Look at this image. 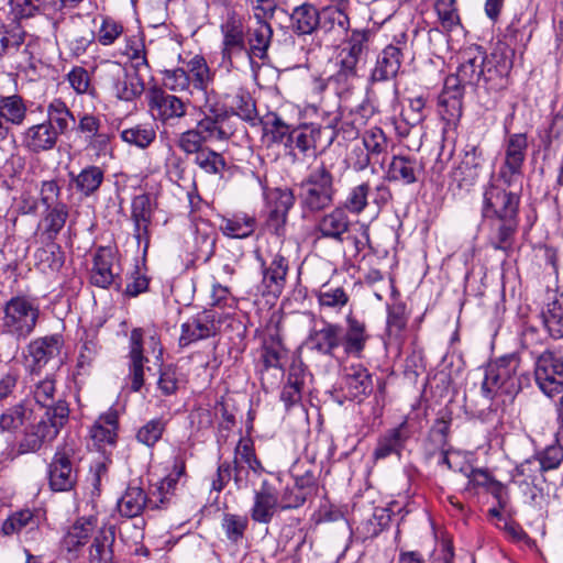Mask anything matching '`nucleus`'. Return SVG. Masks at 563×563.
I'll return each mask as SVG.
<instances>
[{
  "mask_svg": "<svg viewBox=\"0 0 563 563\" xmlns=\"http://www.w3.org/2000/svg\"><path fill=\"white\" fill-rule=\"evenodd\" d=\"M510 69L511 60L505 53L495 49L487 55L481 46L467 47L461 53L456 73L446 77L442 97L459 95L462 99V88L465 87L500 91L508 85Z\"/></svg>",
  "mask_w": 563,
  "mask_h": 563,
  "instance_id": "f257e3e1",
  "label": "nucleus"
},
{
  "mask_svg": "<svg viewBox=\"0 0 563 563\" xmlns=\"http://www.w3.org/2000/svg\"><path fill=\"white\" fill-rule=\"evenodd\" d=\"M336 191L331 166L320 162L299 184L300 207L303 212L319 213L333 205Z\"/></svg>",
  "mask_w": 563,
  "mask_h": 563,
  "instance_id": "f03ea898",
  "label": "nucleus"
},
{
  "mask_svg": "<svg viewBox=\"0 0 563 563\" xmlns=\"http://www.w3.org/2000/svg\"><path fill=\"white\" fill-rule=\"evenodd\" d=\"M518 371L519 360L514 355L489 363L484 371L482 395L487 400L501 396L512 399L522 387V375Z\"/></svg>",
  "mask_w": 563,
  "mask_h": 563,
  "instance_id": "7ed1b4c3",
  "label": "nucleus"
},
{
  "mask_svg": "<svg viewBox=\"0 0 563 563\" xmlns=\"http://www.w3.org/2000/svg\"><path fill=\"white\" fill-rule=\"evenodd\" d=\"M68 405L64 400H58L54 408L46 410L37 423L25 429L19 442V453L36 452L45 443L52 442L68 421Z\"/></svg>",
  "mask_w": 563,
  "mask_h": 563,
  "instance_id": "20e7f679",
  "label": "nucleus"
},
{
  "mask_svg": "<svg viewBox=\"0 0 563 563\" xmlns=\"http://www.w3.org/2000/svg\"><path fill=\"white\" fill-rule=\"evenodd\" d=\"M212 81L210 68L202 56L196 55L186 63V67L168 69L163 73L164 86L174 92H189L192 89L206 91Z\"/></svg>",
  "mask_w": 563,
  "mask_h": 563,
  "instance_id": "39448f33",
  "label": "nucleus"
},
{
  "mask_svg": "<svg viewBox=\"0 0 563 563\" xmlns=\"http://www.w3.org/2000/svg\"><path fill=\"white\" fill-rule=\"evenodd\" d=\"M40 309L33 299L12 297L3 307L2 331L16 339H26L35 329Z\"/></svg>",
  "mask_w": 563,
  "mask_h": 563,
  "instance_id": "423d86ee",
  "label": "nucleus"
},
{
  "mask_svg": "<svg viewBox=\"0 0 563 563\" xmlns=\"http://www.w3.org/2000/svg\"><path fill=\"white\" fill-rule=\"evenodd\" d=\"M103 84L123 101H133L144 91V82L136 70L121 63L106 60L100 65Z\"/></svg>",
  "mask_w": 563,
  "mask_h": 563,
  "instance_id": "0eeeda50",
  "label": "nucleus"
},
{
  "mask_svg": "<svg viewBox=\"0 0 563 563\" xmlns=\"http://www.w3.org/2000/svg\"><path fill=\"white\" fill-rule=\"evenodd\" d=\"M47 478L53 492H69L75 487L78 470L75 463V450L70 444L57 446L47 466Z\"/></svg>",
  "mask_w": 563,
  "mask_h": 563,
  "instance_id": "6e6552de",
  "label": "nucleus"
},
{
  "mask_svg": "<svg viewBox=\"0 0 563 563\" xmlns=\"http://www.w3.org/2000/svg\"><path fill=\"white\" fill-rule=\"evenodd\" d=\"M520 197L490 184L483 192L482 219H518Z\"/></svg>",
  "mask_w": 563,
  "mask_h": 563,
  "instance_id": "1a4fd4ad",
  "label": "nucleus"
},
{
  "mask_svg": "<svg viewBox=\"0 0 563 563\" xmlns=\"http://www.w3.org/2000/svg\"><path fill=\"white\" fill-rule=\"evenodd\" d=\"M536 382L548 396L563 391V356L553 351H544L536 361Z\"/></svg>",
  "mask_w": 563,
  "mask_h": 563,
  "instance_id": "9d476101",
  "label": "nucleus"
},
{
  "mask_svg": "<svg viewBox=\"0 0 563 563\" xmlns=\"http://www.w3.org/2000/svg\"><path fill=\"white\" fill-rule=\"evenodd\" d=\"M222 40V60L228 67H233V58L246 51L245 26L243 16L234 11L228 12L225 21L220 26Z\"/></svg>",
  "mask_w": 563,
  "mask_h": 563,
  "instance_id": "9b49d317",
  "label": "nucleus"
},
{
  "mask_svg": "<svg viewBox=\"0 0 563 563\" xmlns=\"http://www.w3.org/2000/svg\"><path fill=\"white\" fill-rule=\"evenodd\" d=\"M272 14H265L262 10H256L254 7L253 22L247 26L246 31V51L244 53L250 59L258 58L265 59L267 57V51L273 37V29L267 22V18H272Z\"/></svg>",
  "mask_w": 563,
  "mask_h": 563,
  "instance_id": "f8f14e48",
  "label": "nucleus"
},
{
  "mask_svg": "<svg viewBox=\"0 0 563 563\" xmlns=\"http://www.w3.org/2000/svg\"><path fill=\"white\" fill-rule=\"evenodd\" d=\"M528 140L525 133L509 135L505 145V162L500 167L498 177L507 185H512L522 174L526 159Z\"/></svg>",
  "mask_w": 563,
  "mask_h": 563,
  "instance_id": "ddd939ff",
  "label": "nucleus"
},
{
  "mask_svg": "<svg viewBox=\"0 0 563 563\" xmlns=\"http://www.w3.org/2000/svg\"><path fill=\"white\" fill-rule=\"evenodd\" d=\"M220 317L216 310H205L181 325L179 344L187 346L199 340L214 336L220 331Z\"/></svg>",
  "mask_w": 563,
  "mask_h": 563,
  "instance_id": "4468645a",
  "label": "nucleus"
},
{
  "mask_svg": "<svg viewBox=\"0 0 563 563\" xmlns=\"http://www.w3.org/2000/svg\"><path fill=\"white\" fill-rule=\"evenodd\" d=\"M279 494L277 487L267 479H263L261 487L254 490L253 505L250 509L254 522L267 525L272 521L279 508Z\"/></svg>",
  "mask_w": 563,
  "mask_h": 563,
  "instance_id": "2eb2a0df",
  "label": "nucleus"
},
{
  "mask_svg": "<svg viewBox=\"0 0 563 563\" xmlns=\"http://www.w3.org/2000/svg\"><path fill=\"white\" fill-rule=\"evenodd\" d=\"M411 435L412 431L407 419L398 426L386 430L377 438L376 446L372 454L373 460H385L391 455L400 457Z\"/></svg>",
  "mask_w": 563,
  "mask_h": 563,
  "instance_id": "dca6fc26",
  "label": "nucleus"
},
{
  "mask_svg": "<svg viewBox=\"0 0 563 563\" xmlns=\"http://www.w3.org/2000/svg\"><path fill=\"white\" fill-rule=\"evenodd\" d=\"M482 151L475 145H467L460 164L452 172V179L462 189H468L479 178L483 168Z\"/></svg>",
  "mask_w": 563,
  "mask_h": 563,
  "instance_id": "f3484780",
  "label": "nucleus"
},
{
  "mask_svg": "<svg viewBox=\"0 0 563 563\" xmlns=\"http://www.w3.org/2000/svg\"><path fill=\"white\" fill-rule=\"evenodd\" d=\"M148 107L154 119L164 123L180 119L186 114V103L174 95L155 89L151 91Z\"/></svg>",
  "mask_w": 563,
  "mask_h": 563,
  "instance_id": "a211bd4d",
  "label": "nucleus"
},
{
  "mask_svg": "<svg viewBox=\"0 0 563 563\" xmlns=\"http://www.w3.org/2000/svg\"><path fill=\"white\" fill-rule=\"evenodd\" d=\"M342 327L338 323L322 321L320 329H312L307 338V345L310 350L325 356H333L334 351L342 343Z\"/></svg>",
  "mask_w": 563,
  "mask_h": 563,
  "instance_id": "6ab92c4d",
  "label": "nucleus"
},
{
  "mask_svg": "<svg viewBox=\"0 0 563 563\" xmlns=\"http://www.w3.org/2000/svg\"><path fill=\"white\" fill-rule=\"evenodd\" d=\"M352 222L344 208L335 207L320 218L316 225L319 238L343 243L345 234L350 233Z\"/></svg>",
  "mask_w": 563,
  "mask_h": 563,
  "instance_id": "aec40b11",
  "label": "nucleus"
},
{
  "mask_svg": "<svg viewBox=\"0 0 563 563\" xmlns=\"http://www.w3.org/2000/svg\"><path fill=\"white\" fill-rule=\"evenodd\" d=\"M58 133L51 123L45 121L29 126L22 133V145L31 153L38 154L51 151L58 141Z\"/></svg>",
  "mask_w": 563,
  "mask_h": 563,
  "instance_id": "412c9836",
  "label": "nucleus"
},
{
  "mask_svg": "<svg viewBox=\"0 0 563 563\" xmlns=\"http://www.w3.org/2000/svg\"><path fill=\"white\" fill-rule=\"evenodd\" d=\"M206 143L212 141H227L234 131L229 124L228 115L220 113L212 107L209 108L208 113L200 119L195 126Z\"/></svg>",
  "mask_w": 563,
  "mask_h": 563,
  "instance_id": "4be33fe9",
  "label": "nucleus"
},
{
  "mask_svg": "<svg viewBox=\"0 0 563 563\" xmlns=\"http://www.w3.org/2000/svg\"><path fill=\"white\" fill-rule=\"evenodd\" d=\"M114 254L110 249L100 247L93 256V266L90 273V282L92 285L100 288H108L115 278L119 277V272L114 265Z\"/></svg>",
  "mask_w": 563,
  "mask_h": 563,
  "instance_id": "5701e85b",
  "label": "nucleus"
},
{
  "mask_svg": "<svg viewBox=\"0 0 563 563\" xmlns=\"http://www.w3.org/2000/svg\"><path fill=\"white\" fill-rule=\"evenodd\" d=\"M345 322L346 330L345 332L342 331L341 346L347 355L361 357L369 340L366 324L353 316V313L346 316Z\"/></svg>",
  "mask_w": 563,
  "mask_h": 563,
  "instance_id": "b1692460",
  "label": "nucleus"
},
{
  "mask_svg": "<svg viewBox=\"0 0 563 563\" xmlns=\"http://www.w3.org/2000/svg\"><path fill=\"white\" fill-rule=\"evenodd\" d=\"M152 198L147 194L135 196L131 205V219L134 224V238L137 243L148 244V227L152 222Z\"/></svg>",
  "mask_w": 563,
  "mask_h": 563,
  "instance_id": "393cba45",
  "label": "nucleus"
},
{
  "mask_svg": "<svg viewBox=\"0 0 563 563\" xmlns=\"http://www.w3.org/2000/svg\"><path fill=\"white\" fill-rule=\"evenodd\" d=\"M488 227V243L495 250L509 251L512 247L518 219H483Z\"/></svg>",
  "mask_w": 563,
  "mask_h": 563,
  "instance_id": "a878e982",
  "label": "nucleus"
},
{
  "mask_svg": "<svg viewBox=\"0 0 563 563\" xmlns=\"http://www.w3.org/2000/svg\"><path fill=\"white\" fill-rule=\"evenodd\" d=\"M423 164L413 156H393L387 170V177L391 181H399L404 185L415 184L422 174Z\"/></svg>",
  "mask_w": 563,
  "mask_h": 563,
  "instance_id": "bb28decb",
  "label": "nucleus"
},
{
  "mask_svg": "<svg viewBox=\"0 0 563 563\" xmlns=\"http://www.w3.org/2000/svg\"><path fill=\"white\" fill-rule=\"evenodd\" d=\"M402 51L395 45L386 46L377 56L371 74L372 81H387L395 78L402 62Z\"/></svg>",
  "mask_w": 563,
  "mask_h": 563,
  "instance_id": "cd10ccee",
  "label": "nucleus"
},
{
  "mask_svg": "<svg viewBox=\"0 0 563 563\" xmlns=\"http://www.w3.org/2000/svg\"><path fill=\"white\" fill-rule=\"evenodd\" d=\"M544 327L554 339L563 338V294L547 291V302L541 311Z\"/></svg>",
  "mask_w": 563,
  "mask_h": 563,
  "instance_id": "c85d7f7f",
  "label": "nucleus"
},
{
  "mask_svg": "<svg viewBox=\"0 0 563 563\" xmlns=\"http://www.w3.org/2000/svg\"><path fill=\"white\" fill-rule=\"evenodd\" d=\"M327 7L320 12L319 30L324 34H333L334 36L344 35L350 27V19L346 13L349 3Z\"/></svg>",
  "mask_w": 563,
  "mask_h": 563,
  "instance_id": "c756f323",
  "label": "nucleus"
},
{
  "mask_svg": "<svg viewBox=\"0 0 563 563\" xmlns=\"http://www.w3.org/2000/svg\"><path fill=\"white\" fill-rule=\"evenodd\" d=\"M33 408L27 400L7 407L0 415V430L15 433L33 420Z\"/></svg>",
  "mask_w": 563,
  "mask_h": 563,
  "instance_id": "7c9ffc66",
  "label": "nucleus"
},
{
  "mask_svg": "<svg viewBox=\"0 0 563 563\" xmlns=\"http://www.w3.org/2000/svg\"><path fill=\"white\" fill-rule=\"evenodd\" d=\"M70 186L82 197L93 196L104 180V170L96 165L86 166L78 174L69 173Z\"/></svg>",
  "mask_w": 563,
  "mask_h": 563,
  "instance_id": "2f4dec72",
  "label": "nucleus"
},
{
  "mask_svg": "<svg viewBox=\"0 0 563 563\" xmlns=\"http://www.w3.org/2000/svg\"><path fill=\"white\" fill-rule=\"evenodd\" d=\"M263 266V285L268 294L278 296L286 284L288 274V261L282 254H276L268 267Z\"/></svg>",
  "mask_w": 563,
  "mask_h": 563,
  "instance_id": "473e14b6",
  "label": "nucleus"
},
{
  "mask_svg": "<svg viewBox=\"0 0 563 563\" xmlns=\"http://www.w3.org/2000/svg\"><path fill=\"white\" fill-rule=\"evenodd\" d=\"M142 341V330H132L130 335V372L132 377L131 388L134 391H139L144 384V362H147V358L143 355Z\"/></svg>",
  "mask_w": 563,
  "mask_h": 563,
  "instance_id": "72a5a7b5",
  "label": "nucleus"
},
{
  "mask_svg": "<svg viewBox=\"0 0 563 563\" xmlns=\"http://www.w3.org/2000/svg\"><path fill=\"white\" fill-rule=\"evenodd\" d=\"M344 389L349 398L357 399L373 389L372 376L363 365H352L345 369Z\"/></svg>",
  "mask_w": 563,
  "mask_h": 563,
  "instance_id": "f704fd0d",
  "label": "nucleus"
},
{
  "mask_svg": "<svg viewBox=\"0 0 563 563\" xmlns=\"http://www.w3.org/2000/svg\"><path fill=\"white\" fill-rule=\"evenodd\" d=\"M115 534L112 526L99 529L89 548L88 563H112Z\"/></svg>",
  "mask_w": 563,
  "mask_h": 563,
  "instance_id": "c9c22d12",
  "label": "nucleus"
},
{
  "mask_svg": "<svg viewBox=\"0 0 563 563\" xmlns=\"http://www.w3.org/2000/svg\"><path fill=\"white\" fill-rule=\"evenodd\" d=\"M320 12L313 4L303 3L294 9L291 27L298 35H308L319 30Z\"/></svg>",
  "mask_w": 563,
  "mask_h": 563,
  "instance_id": "e433bc0d",
  "label": "nucleus"
},
{
  "mask_svg": "<svg viewBox=\"0 0 563 563\" xmlns=\"http://www.w3.org/2000/svg\"><path fill=\"white\" fill-rule=\"evenodd\" d=\"M295 203V196L290 190H278L274 208L269 211L267 227L276 234H283L288 211Z\"/></svg>",
  "mask_w": 563,
  "mask_h": 563,
  "instance_id": "4c0bfd02",
  "label": "nucleus"
},
{
  "mask_svg": "<svg viewBox=\"0 0 563 563\" xmlns=\"http://www.w3.org/2000/svg\"><path fill=\"white\" fill-rule=\"evenodd\" d=\"M63 341L59 335H51L37 339L30 343L29 354L33 364L41 367L51 358L56 357L62 349Z\"/></svg>",
  "mask_w": 563,
  "mask_h": 563,
  "instance_id": "58836bf2",
  "label": "nucleus"
},
{
  "mask_svg": "<svg viewBox=\"0 0 563 563\" xmlns=\"http://www.w3.org/2000/svg\"><path fill=\"white\" fill-rule=\"evenodd\" d=\"M152 500L140 486L130 485L118 501L120 514L126 518H133L142 514L146 505Z\"/></svg>",
  "mask_w": 563,
  "mask_h": 563,
  "instance_id": "ea45409f",
  "label": "nucleus"
},
{
  "mask_svg": "<svg viewBox=\"0 0 563 563\" xmlns=\"http://www.w3.org/2000/svg\"><path fill=\"white\" fill-rule=\"evenodd\" d=\"M256 221L246 213H235L223 217L220 224L221 232L232 239H245L253 234Z\"/></svg>",
  "mask_w": 563,
  "mask_h": 563,
  "instance_id": "a19ab883",
  "label": "nucleus"
},
{
  "mask_svg": "<svg viewBox=\"0 0 563 563\" xmlns=\"http://www.w3.org/2000/svg\"><path fill=\"white\" fill-rule=\"evenodd\" d=\"M118 412L109 410L101 415L90 430V435L98 444L113 445L117 441Z\"/></svg>",
  "mask_w": 563,
  "mask_h": 563,
  "instance_id": "79ce46f5",
  "label": "nucleus"
},
{
  "mask_svg": "<svg viewBox=\"0 0 563 563\" xmlns=\"http://www.w3.org/2000/svg\"><path fill=\"white\" fill-rule=\"evenodd\" d=\"M305 386V369L299 365H291L287 383L283 387L280 399L285 404L286 408H289L300 402L302 397V388Z\"/></svg>",
  "mask_w": 563,
  "mask_h": 563,
  "instance_id": "37998d69",
  "label": "nucleus"
},
{
  "mask_svg": "<svg viewBox=\"0 0 563 563\" xmlns=\"http://www.w3.org/2000/svg\"><path fill=\"white\" fill-rule=\"evenodd\" d=\"M96 527V519L93 517L79 518L68 529L63 538V545L67 551H75L82 547Z\"/></svg>",
  "mask_w": 563,
  "mask_h": 563,
  "instance_id": "c03bdc74",
  "label": "nucleus"
},
{
  "mask_svg": "<svg viewBox=\"0 0 563 563\" xmlns=\"http://www.w3.org/2000/svg\"><path fill=\"white\" fill-rule=\"evenodd\" d=\"M321 134L322 129L312 124L295 129L287 147L298 148L302 154H307L310 151L314 153Z\"/></svg>",
  "mask_w": 563,
  "mask_h": 563,
  "instance_id": "a18cd8bd",
  "label": "nucleus"
},
{
  "mask_svg": "<svg viewBox=\"0 0 563 563\" xmlns=\"http://www.w3.org/2000/svg\"><path fill=\"white\" fill-rule=\"evenodd\" d=\"M351 63L340 60L339 69L328 79L339 96L351 92L357 81L356 66Z\"/></svg>",
  "mask_w": 563,
  "mask_h": 563,
  "instance_id": "49530a36",
  "label": "nucleus"
},
{
  "mask_svg": "<svg viewBox=\"0 0 563 563\" xmlns=\"http://www.w3.org/2000/svg\"><path fill=\"white\" fill-rule=\"evenodd\" d=\"M217 233L207 222L197 224L195 245L196 257L207 263L214 254Z\"/></svg>",
  "mask_w": 563,
  "mask_h": 563,
  "instance_id": "de8ad7c7",
  "label": "nucleus"
},
{
  "mask_svg": "<svg viewBox=\"0 0 563 563\" xmlns=\"http://www.w3.org/2000/svg\"><path fill=\"white\" fill-rule=\"evenodd\" d=\"M285 356L286 350L280 336L277 333L266 335L262 343L261 354L265 368H282V361Z\"/></svg>",
  "mask_w": 563,
  "mask_h": 563,
  "instance_id": "09e8293b",
  "label": "nucleus"
},
{
  "mask_svg": "<svg viewBox=\"0 0 563 563\" xmlns=\"http://www.w3.org/2000/svg\"><path fill=\"white\" fill-rule=\"evenodd\" d=\"M45 122L51 123L58 135H60L68 131L70 124L75 123V117L64 101L54 99L47 106V119Z\"/></svg>",
  "mask_w": 563,
  "mask_h": 563,
  "instance_id": "8fccbe9b",
  "label": "nucleus"
},
{
  "mask_svg": "<svg viewBox=\"0 0 563 563\" xmlns=\"http://www.w3.org/2000/svg\"><path fill=\"white\" fill-rule=\"evenodd\" d=\"M319 306L322 310L340 311L349 302V295L343 287L323 284L317 292Z\"/></svg>",
  "mask_w": 563,
  "mask_h": 563,
  "instance_id": "3c124183",
  "label": "nucleus"
},
{
  "mask_svg": "<svg viewBox=\"0 0 563 563\" xmlns=\"http://www.w3.org/2000/svg\"><path fill=\"white\" fill-rule=\"evenodd\" d=\"M249 527V518L243 515L225 512L221 520V529L227 539L233 544L239 545Z\"/></svg>",
  "mask_w": 563,
  "mask_h": 563,
  "instance_id": "603ef678",
  "label": "nucleus"
},
{
  "mask_svg": "<svg viewBox=\"0 0 563 563\" xmlns=\"http://www.w3.org/2000/svg\"><path fill=\"white\" fill-rule=\"evenodd\" d=\"M449 430L450 422L443 418L437 419L432 428L430 429L426 450L429 457H433L439 453L438 451L446 450L449 444Z\"/></svg>",
  "mask_w": 563,
  "mask_h": 563,
  "instance_id": "864d4df0",
  "label": "nucleus"
},
{
  "mask_svg": "<svg viewBox=\"0 0 563 563\" xmlns=\"http://www.w3.org/2000/svg\"><path fill=\"white\" fill-rule=\"evenodd\" d=\"M0 114L9 123L14 125H21L26 117V107L23 102L22 97L19 95H12L0 98Z\"/></svg>",
  "mask_w": 563,
  "mask_h": 563,
  "instance_id": "5fc2aeb1",
  "label": "nucleus"
},
{
  "mask_svg": "<svg viewBox=\"0 0 563 563\" xmlns=\"http://www.w3.org/2000/svg\"><path fill=\"white\" fill-rule=\"evenodd\" d=\"M155 137L156 132L151 124H136L121 131L122 141L139 148L148 147Z\"/></svg>",
  "mask_w": 563,
  "mask_h": 563,
  "instance_id": "6e6d98bb",
  "label": "nucleus"
},
{
  "mask_svg": "<svg viewBox=\"0 0 563 563\" xmlns=\"http://www.w3.org/2000/svg\"><path fill=\"white\" fill-rule=\"evenodd\" d=\"M368 33L365 31H353L349 41V46L341 52V60L352 62L357 65L368 51Z\"/></svg>",
  "mask_w": 563,
  "mask_h": 563,
  "instance_id": "4d7b16f0",
  "label": "nucleus"
},
{
  "mask_svg": "<svg viewBox=\"0 0 563 563\" xmlns=\"http://www.w3.org/2000/svg\"><path fill=\"white\" fill-rule=\"evenodd\" d=\"M362 143L376 163L378 162L379 157L385 155L387 152V136L378 126L366 130L362 136Z\"/></svg>",
  "mask_w": 563,
  "mask_h": 563,
  "instance_id": "13d9d810",
  "label": "nucleus"
},
{
  "mask_svg": "<svg viewBox=\"0 0 563 563\" xmlns=\"http://www.w3.org/2000/svg\"><path fill=\"white\" fill-rule=\"evenodd\" d=\"M185 470L186 465L184 459L176 456L173 464V471L161 481V484L157 487L161 504H164L168 500V496L174 494L179 478L185 475Z\"/></svg>",
  "mask_w": 563,
  "mask_h": 563,
  "instance_id": "bf43d9fd",
  "label": "nucleus"
},
{
  "mask_svg": "<svg viewBox=\"0 0 563 563\" xmlns=\"http://www.w3.org/2000/svg\"><path fill=\"white\" fill-rule=\"evenodd\" d=\"M369 190L371 187L367 183L353 187L340 207L344 208L346 212L349 211L354 214L362 213L368 205Z\"/></svg>",
  "mask_w": 563,
  "mask_h": 563,
  "instance_id": "052dcab7",
  "label": "nucleus"
},
{
  "mask_svg": "<svg viewBox=\"0 0 563 563\" xmlns=\"http://www.w3.org/2000/svg\"><path fill=\"white\" fill-rule=\"evenodd\" d=\"M195 163L208 174H221L227 168L224 157L209 147L196 154Z\"/></svg>",
  "mask_w": 563,
  "mask_h": 563,
  "instance_id": "680f3d73",
  "label": "nucleus"
},
{
  "mask_svg": "<svg viewBox=\"0 0 563 563\" xmlns=\"http://www.w3.org/2000/svg\"><path fill=\"white\" fill-rule=\"evenodd\" d=\"M292 129L280 117L273 114L271 120L265 122V133L274 143H284L288 146V143L292 135Z\"/></svg>",
  "mask_w": 563,
  "mask_h": 563,
  "instance_id": "e2e57ef3",
  "label": "nucleus"
},
{
  "mask_svg": "<svg viewBox=\"0 0 563 563\" xmlns=\"http://www.w3.org/2000/svg\"><path fill=\"white\" fill-rule=\"evenodd\" d=\"M37 526L34 514L30 509L16 511L11 515L2 525L4 534L20 532L24 528L33 529Z\"/></svg>",
  "mask_w": 563,
  "mask_h": 563,
  "instance_id": "0e129e2a",
  "label": "nucleus"
},
{
  "mask_svg": "<svg viewBox=\"0 0 563 563\" xmlns=\"http://www.w3.org/2000/svg\"><path fill=\"white\" fill-rule=\"evenodd\" d=\"M165 428L166 421L163 418L152 419L139 429L136 439L147 446H153L161 440Z\"/></svg>",
  "mask_w": 563,
  "mask_h": 563,
  "instance_id": "69168bd1",
  "label": "nucleus"
},
{
  "mask_svg": "<svg viewBox=\"0 0 563 563\" xmlns=\"http://www.w3.org/2000/svg\"><path fill=\"white\" fill-rule=\"evenodd\" d=\"M68 218V208L64 203H57L45 217L46 234L49 240H54L64 228Z\"/></svg>",
  "mask_w": 563,
  "mask_h": 563,
  "instance_id": "338daca9",
  "label": "nucleus"
},
{
  "mask_svg": "<svg viewBox=\"0 0 563 563\" xmlns=\"http://www.w3.org/2000/svg\"><path fill=\"white\" fill-rule=\"evenodd\" d=\"M434 8L442 27L446 31H451L460 24L455 0H437Z\"/></svg>",
  "mask_w": 563,
  "mask_h": 563,
  "instance_id": "774afa93",
  "label": "nucleus"
}]
</instances>
